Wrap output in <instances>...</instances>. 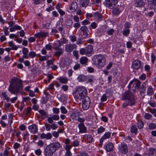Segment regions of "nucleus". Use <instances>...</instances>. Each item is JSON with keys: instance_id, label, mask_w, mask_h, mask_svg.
I'll list each match as a JSON object with an SVG mask.
<instances>
[{"instance_id": "nucleus-63", "label": "nucleus", "mask_w": 156, "mask_h": 156, "mask_svg": "<svg viewBox=\"0 0 156 156\" xmlns=\"http://www.w3.org/2000/svg\"><path fill=\"white\" fill-rule=\"evenodd\" d=\"M29 56L31 58H33L35 56L36 53L34 52H30L29 53Z\"/></svg>"}, {"instance_id": "nucleus-24", "label": "nucleus", "mask_w": 156, "mask_h": 156, "mask_svg": "<svg viewBox=\"0 0 156 156\" xmlns=\"http://www.w3.org/2000/svg\"><path fill=\"white\" fill-rule=\"evenodd\" d=\"M84 137L87 140V142H91L93 140L92 137L90 135L86 134L84 135Z\"/></svg>"}, {"instance_id": "nucleus-58", "label": "nucleus", "mask_w": 156, "mask_h": 156, "mask_svg": "<svg viewBox=\"0 0 156 156\" xmlns=\"http://www.w3.org/2000/svg\"><path fill=\"white\" fill-rule=\"evenodd\" d=\"M73 53L74 55L76 57V59H78L79 58L78 51L77 50H75L73 51Z\"/></svg>"}, {"instance_id": "nucleus-48", "label": "nucleus", "mask_w": 156, "mask_h": 156, "mask_svg": "<svg viewBox=\"0 0 156 156\" xmlns=\"http://www.w3.org/2000/svg\"><path fill=\"white\" fill-rule=\"evenodd\" d=\"M144 118L147 120L151 119L152 117V115L149 113H146L144 115Z\"/></svg>"}, {"instance_id": "nucleus-57", "label": "nucleus", "mask_w": 156, "mask_h": 156, "mask_svg": "<svg viewBox=\"0 0 156 156\" xmlns=\"http://www.w3.org/2000/svg\"><path fill=\"white\" fill-rule=\"evenodd\" d=\"M37 144L38 146L40 147H42L44 145V143L43 141L40 140L38 142Z\"/></svg>"}, {"instance_id": "nucleus-62", "label": "nucleus", "mask_w": 156, "mask_h": 156, "mask_svg": "<svg viewBox=\"0 0 156 156\" xmlns=\"http://www.w3.org/2000/svg\"><path fill=\"white\" fill-rule=\"evenodd\" d=\"M80 26V25L79 23L77 22L76 23H75L73 24V27L76 28L77 29L78 28H79Z\"/></svg>"}, {"instance_id": "nucleus-32", "label": "nucleus", "mask_w": 156, "mask_h": 156, "mask_svg": "<svg viewBox=\"0 0 156 156\" xmlns=\"http://www.w3.org/2000/svg\"><path fill=\"white\" fill-rule=\"evenodd\" d=\"M76 48V46L75 44H69L66 45V49H75Z\"/></svg>"}, {"instance_id": "nucleus-40", "label": "nucleus", "mask_w": 156, "mask_h": 156, "mask_svg": "<svg viewBox=\"0 0 156 156\" xmlns=\"http://www.w3.org/2000/svg\"><path fill=\"white\" fill-rule=\"evenodd\" d=\"M73 23V22L71 20L68 19L66 21V24L67 26L70 27L72 26Z\"/></svg>"}, {"instance_id": "nucleus-36", "label": "nucleus", "mask_w": 156, "mask_h": 156, "mask_svg": "<svg viewBox=\"0 0 156 156\" xmlns=\"http://www.w3.org/2000/svg\"><path fill=\"white\" fill-rule=\"evenodd\" d=\"M34 3L36 5L41 4L43 3L45 0H32Z\"/></svg>"}, {"instance_id": "nucleus-22", "label": "nucleus", "mask_w": 156, "mask_h": 156, "mask_svg": "<svg viewBox=\"0 0 156 156\" xmlns=\"http://www.w3.org/2000/svg\"><path fill=\"white\" fill-rule=\"evenodd\" d=\"M114 148V145L112 143H108L106 147V150L108 152L112 151Z\"/></svg>"}, {"instance_id": "nucleus-50", "label": "nucleus", "mask_w": 156, "mask_h": 156, "mask_svg": "<svg viewBox=\"0 0 156 156\" xmlns=\"http://www.w3.org/2000/svg\"><path fill=\"white\" fill-rule=\"evenodd\" d=\"M105 129L102 126H101L98 130L97 133H101L105 131Z\"/></svg>"}, {"instance_id": "nucleus-39", "label": "nucleus", "mask_w": 156, "mask_h": 156, "mask_svg": "<svg viewBox=\"0 0 156 156\" xmlns=\"http://www.w3.org/2000/svg\"><path fill=\"white\" fill-rule=\"evenodd\" d=\"M156 127V125L154 123H150L148 125V129L152 130L153 129Z\"/></svg>"}, {"instance_id": "nucleus-20", "label": "nucleus", "mask_w": 156, "mask_h": 156, "mask_svg": "<svg viewBox=\"0 0 156 156\" xmlns=\"http://www.w3.org/2000/svg\"><path fill=\"white\" fill-rule=\"evenodd\" d=\"M135 4L136 7H140L144 5L145 3L142 0H136Z\"/></svg>"}, {"instance_id": "nucleus-38", "label": "nucleus", "mask_w": 156, "mask_h": 156, "mask_svg": "<svg viewBox=\"0 0 156 156\" xmlns=\"http://www.w3.org/2000/svg\"><path fill=\"white\" fill-rule=\"evenodd\" d=\"M8 44L9 46L11 47L12 49H17L18 48L14 44L12 41L9 42Z\"/></svg>"}, {"instance_id": "nucleus-15", "label": "nucleus", "mask_w": 156, "mask_h": 156, "mask_svg": "<svg viewBox=\"0 0 156 156\" xmlns=\"http://www.w3.org/2000/svg\"><path fill=\"white\" fill-rule=\"evenodd\" d=\"M119 152L122 154H126L128 151V149L126 144H122L119 147Z\"/></svg>"}, {"instance_id": "nucleus-26", "label": "nucleus", "mask_w": 156, "mask_h": 156, "mask_svg": "<svg viewBox=\"0 0 156 156\" xmlns=\"http://www.w3.org/2000/svg\"><path fill=\"white\" fill-rule=\"evenodd\" d=\"M58 80L61 83H66L68 81V79L66 77H60L58 78Z\"/></svg>"}, {"instance_id": "nucleus-56", "label": "nucleus", "mask_w": 156, "mask_h": 156, "mask_svg": "<svg viewBox=\"0 0 156 156\" xmlns=\"http://www.w3.org/2000/svg\"><path fill=\"white\" fill-rule=\"evenodd\" d=\"M45 126L47 131H49L50 130L51 128V125L47 124V123H46L45 124Z\"/></svg>"}, {"instance_id": "nucleus-31", "label": "nucleus", "mask_w": 156, "mask_h": 156, "mask_svg": "<svg viewBox=\"0 0 156 156\" xmlns=\"http://www.w3.org/2000/svg\"><path fill=\"white\" fill-rule=\"evenodd\" d=\"M89 3V0H80V4L83 7L86 6Z\"/></svg>"}, {"instance_id": "nucleus-6", "label": "nucleus", "mask_w": 156, "mask_h": 156, "mask_svg": "<svg viewBox=\"0 0 156 156\" xmlns=\"http://www.w3.org/2000/svg\"><path fill=\"white\" fill-rule=\"evenodd\" d=\"M117 3V0H105L104 2L105 6L110 9H113Z\"/></svg>"}, {"instance_id": "nucleus-49", "label": "nucleus", "mask_w": 156, "mask_h": 156, "mask_svg": "<svg viewBox=\"0 0 156 156\" xmlns=\"http://www.w3.org/2000/svg\"><path fill=\"white\" fill-rule=\"evenodd\" d=\"M122 33L124 35L127 36L129 34V30L128 29H126L123 31Z\"/></svg>"}, {"instance_id": "nucleus-35", "label": "nucleus", "mask_w": 156, "mask_h": 156, "mask_svg": "<svg viewBox=\"0 0 156 156\" xmlns=\"http://www.w3.org/2000/svg\"><path fill=\"white\" fill-rule=\"evenodd\" d=\"M28 52V49H23V53L24 54L23 56V57L26 58H28V56L27 55Z\"/></svg>"}, {"instance_id": "nucleus-25", "label": "nucleus", "mask_w": 156, "mask_h": 156, "mask_svg": "<svg viewBox=\"0 0 156 156\" xmlns=\"http://www.w3.org/2000/svg\"><path fill=\"white\" fill-rule=\"evenodd\" d=\"M111 133L109 132H106L101 138V139L103 140L110 137Z\"/></svg>"}, {"instance_id": "nucleus-12", "label": "nucleus", "mask_w": 156, "mask_h": 156, "mask_svg": "<svg viewBox=\"0 0 156 156\" xmlns=\"http://www.w3.org/2000/svg\"><path fill=\"white\" fill-rule=\"evenodd\" d=\"M123 10L122 6H118L113 10V12L114 15H117L121 12Z\"/></svg>"}, {"instance_id": "nucleus-34", "label": "nucleus", "mask_w": 156, "mask_h": 156, "mask_svg": "<svg viewBox=\"0 0 156 156\" xmlns=\"http://www.w3.org/2000/svg\"><path fill=\"white\" fill-rule=\"evenodd\" d=\"M85 55L88 56H90L93 53V49H85Z\"/></svg>"}, {"instance_id": "nucleus-18", "label": "nucleus", "mask_w": 156, "mask_h": 156, "mask_svg": "<svg viewBox=\"0 0 156 156\" xmlns=\"http://www.w3.org/2000/svg\"><path fill=\"white\" fill-rule=\"evenodd\" d=\"M50 145L51 147H53L52 148L54 149V150H55V151L59 148L62 147L60 143L57 141L51 144Z\"/></svg>"}, {"instance_id": "nucleus-42", "label": "nucleus", "mask_w": 156, "mask_h": 156, "mask_svg": "<svg viewBox=\"0 0 156 156\" xmlns=\"http://www.w3.org/2000/svg\"><path fill=\"white\" fill-rule=\"evenodd\" d=\"M155 152V150L153 148H151L149 150V155H153Z\"/></svg>"}, {"instance_id": "nucleus-1", "label": "nucleus", "mask_w": 156, "mask_h": 156, "mask_svg": "<svg viewBox=\"0 0 156 156\" xmlns=\"http://www.w3.org/2000/svg\"><path fill=\"white\" fill-rule=\"evenodd\" d=\"M9 83L8 90L12 94L18 93L23 88L22 80L16 77L11 79Z\"/></svg>"}, {"instance_id": "nucleus-29", "label": "nucleus", "mask_w": 156, "mask_h": 156, "mask_svg": "<svg viewBox=\"0 0 156 156\" xmlns=\"http://www.w3.org/2000/svg\"><path fill=\"white\" fill-rule=\"evenodd\" d=\"M154 93V91L152 87L149 86L147 89V94L149 96L152 95Z\"/></svg>"}, {"instance_id": "nucleus-19", "label": "nucleus", "mask_w": 156, "mask_h": 156, "mask_svg": "<svg viewBox=\"0 0 156 156\" xmlns=\"http://www.w3.org/2000/svg\"><path fill=\"white\" fill-rule=\"evenodd\" d=\"M52 136L51 133H48L46 134L44 133L41 134L40 135V137L41 139L46 138L47 140H49L51 139Z\"/></svg>"}, {"instance_id": "nucleus-61", "label": "nucleus", "mask_w": 156, "mask_h": 156, "mask_svg": "<svg viewBox=\"0 0 156 156\" xmlns=\"http://www.w3.org/2000/svg\"><path fill=\"white\" fill-rule=\"evenodd\" d=\"M48 56H41L40 57V60L42 61L46 60L48 58Z\"/></svg>"}, {"instance_id": "nucleus-45", "label": "nucleus", "mask_w": 156, "mask_h": 156, "mask_svg": "<svg viewBox=\"0 0 156 156\" xmlns=\"http://www.w3.org/2000/svg\"><path fill=\"white\" fill-rule=\"evenodd\" d=\"M48 101V99L46 96L43 97L41 99V103L43 104H46Z\"/></svg>"}, {"instance_id": "nucleus-33", "label": "nucleus", "mask_w": 156, "mask_h": 156, "mask_svg": "<svg viewBox=\"0 0 156 156\" xmlns=\"http://www.w3.org/2000/svg\"><path fill=\"white\" fill-rule=\"evenodd\" d=\"M63 52L62 49H58V50L55 53V55L57 57H58L62 55Z\"/></svg>"}, {"instance_id": "nucleus-64", "label": "nucleus", "mask_w": 156, "mask_h": 156, "mask_svg": "<svg viewBox=\"0 0 156 156\" xmlns=\"http://www.w3.org/2000/svg\"><path fill=\"white\" fill-rule=\"evenodd\" d=\"M73 19L76 22H78L80 20L79 17L77 15H75L73 17Z\"/></svg>"}, {"instance_id": "nucleus-13", "label": "nucleus", "mask_w": 156, "mask_h": 156, "mask_svg": "<svg viewBox=\"0 0 156 156\" xmlns=\"http://www.w3.org/2000/svg\"><path fill=\"white\" fill-rule=\"evenodd\" d=\"M141 65V62L138 60H135L132 63V67L135 69H138L140 67Z\"/></svg>"}, {"instance_id": "nucleus-59", "label": "nucleus", "mask_w": 156, "mask_h": 156, "mask_svg": "<svg viewBox=\"0 0 156 156\" xmlns=\"http://www.w3.org/2000/svg\"><path fill=\"white\" fill-rule=\"evenodd\" d=\"M114 32V30L113 29H110L107 32V34H108L110 35H113V33Z\"/></svg>"}, {"instance_id": "nucleus-27", "label": "nucleus", "mask_w": 156, "mask_h": 156, "mask_svg": "<svg viewBox=\"0 0 156 156\" xmlns=\"http://www.w3.org/2000/svg\"><path fill=\"white\" fill-rule=\"evenodd\" d=\"M98 27V23L94 22H92L90 25L89 26V29L90 30L92 29H95Z\"/></svg>"}, {"instance_id": "nucleus-30", "label": "nucleus", "mask_w": 156, "mask_h": 156, "mask_svg": "<svg viewBox=\"0 0 156 156\" xmlns=\"http://www.w3.org/2000/svg\"><path fill=\"white\" fill-rule=\"evenodd\" d=\"M39 112L42 116V119H44L47 117V113L44 110H40L39 111Z\"/></svg>"}, {"instance_id": "nucleus-54", "label": "nucleus", "mask_w": 156, "mask_h": 156, "mask_svg": "<svg viewBox=\"0 0 156 156\" xmlns=\"http://www.w3.org/2000/svg\"><path fill=\"white\" fill-rule=\"evenodd\" d=\"M53 111L54 113L58 114L59 112V110L58 108H53Z\"/></svg>"}, {"instance_id": "nucleus-14", "label": "nucleus", "mask_w": 156, "mask_h": 156, "mask_svg": "<svg viewBox=\"0 0 156 156\" xmlns=\"http://www.w3.org/2000/svg\"><path fill=\"white\" fill-rule=\"evenodd\" d=\"M94 20L98 22L102 20V16L98 12H96L94 13Z\"/></svg>"}, {"instance_id": "nucleus-11", "label": "nucleus", "mask_w": 156, "mask_h": 156, "mask_svg": "<svg viewBox=\"0 0 156 156\" xmlns=\"http://www.w3.org/2000/svg\"><path fill=\"white\" fill-rule=\"evenodd\" d=\"M28 128L30 131L33 134L36 133L38 132V128L35 124L30 126Z\"/></svg>"}, {"instance_id": "nucleus-37", "label": "nucleus", "mask_w": 156, "mask_h": 156, "mask_svg": "<svg viewBox=\"0 0 156 156\" xmlns=\"http://www.w3.org/2000/svg\"><path fill=\"white\" fill-rule=\"evenodd\" d=\"M131 132L132 133H137V129L135 126H132L131 128Z\"/></svg>"}, {"instance_id": "nucleus-41", "label": "nucleus", "mask_w": 156, "mask_h": 156, "mask_svg": "<svg viewBox=\"0 0 156 156\" xmlns=\"http://www.w3.org/2000/svg\"><path fill=\"white\" fill-rule=\"evenodd\" d=\"M8 29L9 28L6 26H5L3 28V31L4 32L5 34L6 35H8L9 34Z\"/></svg>"}, {"instance_id": "nucleus-21", "label": "nucleus", "mask_w": 156, "mask_h": 156, "mask_svg": "<svg viewBox=\"0 0 156 156\" xmlns=\"http://www.w3.org/2000/svg\"><path fill=\"white\" fill-rule=\"evenodd\" d=\"M87 79V77L84 75H80L77 78V80L79 82H83L85 81Z\"/></svg>"}, {"instance_id": "nucleus-52", "label": "nucleus", "mask_w": 156, "mask_h": 156, "mask_svg": "<svg viewBox=\"0 0 156 156\" xmlns=\"http://www.w3.org/2000/svg\"><path fill=\"white\" fill-rule=\"evenodd\" d=\"M52 117L53 120L55 121L58 120L59 119V117L58 115H54Z\"/></svg>"}, {"instance_id": "nucleus-4", "label": "nucleus", "mask_w": 156, "mask_h": 156, "mask_svg": "<svg viewBox=\"0 0 156 156\" xmlns=\"http://www.w3.org/2000/svg\"><path fill=\"white\" fill-rule=\"evenodd\" d=\"M127 99L129 101V104L131 106L135 103V99L133 94L129 91H126L122 95V100Z\"/></svg>"}, {"instance_id": "nucleus-7", "label": "nucleus", "mask_w": 156, "mask_h": 156, "mask_svg": "<svg viewBox=\"0 0 156 156\" xmlns=\"http://www.w3.org/2000/svg\"><path fill=\"white\" fill-rule=\"evenodd\" d=\"M82 107L84 110H87L90 107V99L88 96H86L85 98L82 99Z\"/></svg>"}, {"instance_id": "nucleus-16", "label": "nucleus", "mask_w": 156, "mask_h": 156, "mask_svg": "<svg viewBox=\"0 0 156 156\" xmlns=\"http://www.w3.org/2000/svg\"><path fill=\"white\" fill-rule=\"evenodd\" d=\"M48 33L46 32L41 31L34 35V36L36 38L45 37L48 35Z\"/></svg>"}, {"instance_id": "nucleus-9", "label": "nucleus", "mask_w": 156, "mask_h": 156, "mask_svg": "<svg viewBox=\"0 0 156 156\" xmlns=\"http://www.w3.org/2000/svg\"><path fill=\"white\" fill-rule=\"evenodd\" d=\"M78 8V5L76 2H73L69 6V9L70 12H74Z\"/></svg>"}, {"instance_id": "nucleus-3", "label": "nucleus", "mask_w": 156, "mask_h": 156, "mask_svg": "<svg viewBox=\"0 0 156 156\" xmlns=\"http://www.w3.org/2000/svg\"><path fill=\"white\" fill-rule=\"evenodd\" d=\"M87 90L85 87H80L75 92L73 95L76 98L81 100L87 96Z\"/></svg>"}, {"instance_id": "nucleus-2", "label": "nucleus", "mask_w": 156, "mask_h": 156, "mask_svg": "<svg viewBox=\"0 0 156 156\" xmlns=\"http://www.w3.org/2000/svg\"><path fill=\"white\" fill-rule=\"evenodd\" d=\"M92 60L94 64L100 68L103 67L105 64V58L103 55H95Z\"/></svg>"}, {"instance_id": "nucleus-55", "label": "nucleus", "mask_w": 156, "mask_h": 156, "mask_svg": "<svg viewBox=\"0 0 156 156\" xmlns=\"http://www.w3.org/2000/svg\"><path fill=\"white\" fill-rule=\"evenodd\" d=\"M107 98V97L106 94H104L101 98V100L102 101H106Z\"/></svg>"}, {"instance_id": "nucleus-51", "label": "nucleus", "mask_w": 156, "mask_h": 156, "mask_svg": "<svg viewBox=\"0 0 156 156\" xmlns=\"http://www.w3.org/2000/svg\"><path fill=\"white\" fill-rule=\"evenodd\" d=\"M81 23L83 25H85L90 24V22L87 20H85L81 22Z\"/></svg>"}, {"instance_id": "nucleus-43", "label": "nucleus", "mask_w": 156, "mask_h": 156, "mask_svg": "<svg viewBox=\"0 0 156 156\" xmlns=\"http://www.w3.org/2000/svg\"><path fill=\"white\" fill-rule=\"evenodd\" d=\"M60 109L62 113L66 114L67 112V111L66 108L64 106H61Z\"/></svg>"}, {"instance_id": "nucleus-47", "label": "nucleus", "mask_w": 156, "mask_h": 156, "mask_svg": "<svg viewBox=\"0 0 156 156\" xmlns=\"http://www.w3.org/2000/svg\"><path fill=\"white\" fill-rule=\"evenodd\" d=\"M137 125L139 129H141L144 126L143 123L141 121H139L137 123Z\"/></svg>"}, {"instance_id": "nucleus-8", "label": "nucleus", "mask_w": 156, "mask_h": 156, "mask_svg": "<svg viewBox=\"0 0 156 156\" xmlns=\"http://www.w3.org/2000/svg\"><path fill=\"white\" fill-rule=\"evenodd\" d=\"M50 145L47 146L44 150V154L46 156H52L55 151Z\"/></svg>"}, {"instance_id": "nucleus-23", "label": "nucleus", "mask_w": 156, "mask_h": 156, "mask_svg": "<svg viewBox=\"0 0 156 156\" xmlns=\"http://www.w3.org/2000/svg\"><path fill=\"white\" fill-rule=\"evenodd\" d=\"M88 59L85 57H83L80 59V62L82 65H85L87 62Z\"/></svg>"}, {"instance_id": "nucleus-28", "label": "nucleus", "mask_w": 156, "mask_h": 156, "mask_svg": "<svg viewBox=\"0 0 156 156\" xmlns=\"http://www.w3.org/2000/svg\"><path fill=\"white\" fill-rule=\"evenodd\" d=\"M80 115L79 112L75 111L71 114V116L73 119H75Z\"/></svg>"}, {"instance_id": "nucleus-5", "label": "nucleus", "mask_w": 156, "mask_h": 156, "mask_svg": "<svg viewBox=\"0 0 156 156\" xmlns=\"http://www.w3.org/2000/svg\"><path fill=\"white\" fill-rule=\"evenodd\" d=\"M140 84V82L138 80H135L130 82L129 87L131 88V90L136 92L138 90Z\"/></svg>"}, {"instance_id": "nucleus-17", "label": "nucleus", "mask_w": 156, "mask_h": 156, "mask_svg": "<svg viewBox=\"0 0 156 156\" xmlns=\"http://www.w3.org/2000/svg\"><path fill=\"white\" fill-rule=\"evenodd\" d=\"M80 30L83 33V35L85 37L87 36L88 28L87 26H83L80 27Z\"/></svg>"}, {"instance_id": "nucleus-60", "label": "nucleus", "mask_w": 156, "mask_h": 156, "mask_svg": "<svg viewBox=\"0 0 156 156\" xmlns=\"http://www.w3.org/2000/svg\"><path fill=\"white\" fill-rule=\"evenodd\" d=\"M35 153L37 155H40L41 154V151L40 149H38L35 151Z\"/></svg>"}, {"instance_id": "nucleus-46", "label": "nucleus", "mask_w": 156, "mask_h": 156, "mask_svg": "<svg viewBox=\"0 0 156 156\" xmlns=\"http://www.w3.org/2000/svg\"><path fill=\"white\" fill-rule=\"evenodd\" d=\"M145 84L143 83L142 85L141 86L140 89V92H141V93H144L145 89Z\"/></svg>"}, {"instance_id": "nucleus-44", "label": "nucleus", "mask_w": 156, "mask_h": 156, "mask_svg": "<svg viewBox=\"0 0 156 156\" xmlns=\"http://www.w3.org/2000/svg\"><path fill=\"white\" fill-rule=\"evenodd\" d=\"M2 96L5 99L7 100V101H9V98L7 96V95L6 94V93L2 92Z\"/></svg>"}, {"instance_id": "nucleus-53", "label": "nucleus", "mask_w": 156, "mask_h": 156, "mask_svg": "<svg viewBox=\"0 0 156 156\" xmlns=\"http://www.w3.org/2000/svg\"><path fill=\"white\" fill-rule=\"evenodd\" d=\"M72 144L74 147L78 146L79 145V142L77 140H75L73 142Z\"/></svg>"}, {"instance_id": "nucleus-10", "label": "nucleus", "mask_w": 156, "mask_h": 156, "mask_svg": "<svg viewBox=\"0 0 156 156\" xmlns=\"http://www.w3.org/2000/svg\"><path fill=\"white\" fill-rule=\"evenodd\" d=\"M78 126L79 130V133H82L87 132V128L85 126L83 123H79Z\"/></svg>"}]
</instances>
